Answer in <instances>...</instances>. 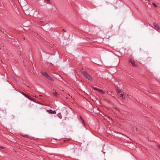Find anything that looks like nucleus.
I'll list each match as a JSON object with an SVG mask.
<instances>
[{
    "instance_id": "9d476101",
    "label": "nucleus",
    "mask_w": 160,
    "mask_h": 160,
    "mask_svg": "<svg viewBox=\"0 0 160 160\" xmlns=\"http://www.w3.org/2000/svg\"><path fill=\"white\" fill-rule=\"evenodd\" d=\"M53 94L55 95V96H57L58 95V93L56 92H53Z\"/></svg>"
},
{
    "instance_id": "aec40b11",
    "label": "nucleus",
    "mask_w": 160,
    "mask_h": 160,
    "mask_svg": "<svg viewBox=\"0 0 160 160\" xmlns=\"http://www.w3.org/2000/svg\"><path fill=\"white\" fill-rule=\"evenodd\" d=\"M158 148H159V149H160V146H158Z\"/></svg>"
},
{
    "instance_id": "f03ea898",
    "label": "nucleus",
    "mask_w": 160,
    "mask_h": 160,
    "mask_svg": "<svg viewBox=\"0 0 160 160\" xmlns=\"http://www.w3.org/2000/svg\"><path fill=\"white\" fill-rule=\"evenodd\" d=\"M21 94H22L24 96H25V97L27 98H28V99H29L31 101H33L35 102H36V103H38L34 99V98H31V97H30L29 96H28V95H27L25 93H24L23 92H21Z\"/></svg>"
},
{
    "instance_id": "20e7f679",
    "label": "nucleus",
    "mask_w": 160,
    "mask_h": 160,
    "mask_svg": "<svg viewBox=\"0 0 160 160\" xmlns=\"http://www.w3.org/2000/svg\"><path fill=\"white\" fill-rule=\"evenodd\" d=\"M47 111L50 114H56V112L55 111H52V110H47Z\"/></svg>"
},
{
    "instance_id": "6ab92c4d",
    "label": "nucleus",
    "mask_w": 160,
    "mask_h": 160,
    "mask_svg": "<svg viewBox=\"0 0 160 160\" xmlns=\"http://www.w3.org/2000/svg\"><path fill=\"white\" fill-rule=\"evenodd\" d=\"M120 133V134H122V133ZM122 134V135H123L125 136V137H126L127 138H128V137L127 136H126V135H125L124 134Z\"/></svg>"
},
{
    "instance_id": "6e6552de",
    "label": "nucleus",
    "mask_w": 160,
    "mask_h": 160,
    "mask_svg": "<svg viewBox=\"0 0 160 160\" xmlns=\"http://www.w3.org/2000/svg\"><path fill=\"white\" fill-rule=\"evenodd\" d=\"M131 64L132 66L133 67H137V66L135 64V62L133 61L132 62H131Z\"/></svg>"
},
{
    "instance_id": "412c9836",
    "label": "nucleus",
    "mask_w": 160,
    "mask_h": 160,
    "mask_svg": "<svg viewBox=\"0 0 160 160\" xmlns=\"http://www.w3.org/2000/svg\"><path fill=\"white\" fill-rule=\"evenodd\" d=\"M63 31H64V32H65V30L64 29H63Z\"/></svg>"
},
{
    "instance_id": "f8f14e48",
    "label": "nucleus",
    "mask_w": 160,
    "mask_h": 160,
    "mask_svg": "<svg viewBox=\"0 0 160 160\" xmlns=\"http://www.w3.org/2000/svg\"><path fill=\"white\" fill-rule=\"evenodd\" d=\"M106 119L107 121H109V120H110V118L109 117H107Z\"/></svg>"
},
{
    "instance_id": "dca6fc26",
    "label": "nucleus",
    "mask_w": 160,
    "mask_h": 160,
    "mask_svg": "<svg viewBox=\"0 0 160 160\" xmlns=\"http://www.w3.org/2000/svg\"><path fill=\"white\" fill-rule=\"evenodd\" d=\"M80 118L82 120L83 123H84V120L82 119V118L81 117H80Z\"/></svg>"
},
{
    "instance_id": "9b49d317",
    "label": "nucleus",
    "mask_w": 160,
    "mask_h": 160,
    "mask_svg": "<svg viewBox=\"0 0 160 160\" xmlns=\"http://www.w3.org/2000/svg\"><path fill=\"white\" fill-rule=\"evenodd\" d=\"M22 136L23 137H25V138H28V135H22Z\"/></svg>"
},
{
    "instance_id": "7ed1b4c3",
    "label": "nucleus",
    "mask_w": 160,
    "mask_h": 160,
    "mask_svg": "<svg viewBox=\"0 0 160 160\" xmlns=\"http://www.w3.org/2000/svg\"><path fill=\"white\" fill-rule=\"evenodd\" d=\"M154 26L157 28L158 30L160 29V28L159 26L157 23H156L155 22H154L153 23Z\"/></svg>"
},
{
    "instance_id": "393cba45",
    "label": "nucleus",
    "mask_w": 160,
    "mask_h": 160,
    "mask_svg": "<svg viewBox=\"0 0 160 160\" xmlns=\"http://www.w3.org/2000/svg\"><path fill=\"white\" fill-rule=\"evenodd\" d=\"M2 148H3V147H1Z\"/></svg>"
},
{
    "instance_id": "a878e982",
    "label": "nucleus",
    "mask_w": 160,
    "mask_h": 160,
    "mask_svg": "<svg viewBox=\"0 0 160 160\" xmlns=\"http://www.w3.org/2000/svg\"><path fill=\"white\" fill-rule=\"evenodd\" d=\"M136 130H137V128H136Z\"/></svg>"
},
{
    "instance_id": "39448f33",
    "label": "nucleus",
    "mask_w": 160,
    "mask_h": 160,
    "mask_svg": "<svg viewBox=\"0 0 160 160\" xmlns=\"http://www.w3.org/2000/svg\"><path fill=\"white\" fill-rule=\"evenodd\" d=\"M93 88L94 90H96L98 92H100L102 94H104V92L102 91L101 90L99 89H98L95 87H94Z\"/></svg>"
},
{
    "instance_id": "a211bd4d",
    "label": "nucleus",
    "mask_w": 160,
    "mask_h": 160,
    "mask_svg": "<svg viewBox=\"0 0 160 160\" xmlns=\"http://www.w3.org/2000/svg\"><path fill=\"white\" fill-rule=\"evenodd\" d=\"M122 92V91L121 90H119L118 91V93H120Z\"/></svg>"
},
{
    "instance_id": "f3484780",
    "label": "nucleus",
    "mask_w": 160,
    "mask_h": 160,
    "mask_svg": "<svg viewBox=\"0 0 160 160\" xmlns=\"http://www.w3.org/2000/svg\"><path fill=\"white\" fill-rule=\"evenodd\" d=\"M113 108H114L115 109H116L118 110V109H117V107H116L115 106H114H114H113Z\"/></svg>"
},
{
    "instance_id": "4be33fe9",
    "label": "nucleus",
    "mask_w": 160,
    "mask_h": 160,
    "mask_svg": "<svg viewBox=\"0 0 160 160\" xmlns=\"http://www.w3.org/2000/svg\"><path fill=\"white\" fill-rule=\"evenodd\" d=\"M127 95H128V96H130V95H129V94H128Z\"/></svg>"
},
{
    "instance_id": "0eeeda50",
    "label": "nucleus",
    "mask_w": 160,
    "mask_h": 160,
    "mask_svg": "<svg viewBox=\"0 0 160 160\" xmlns=\"http://www.w3.org/2000/svg\"><path fill=\"white\" fill-rule=\"evenodd\" d=\"M119 96L122 97V98L124 99L125 98V97L123 94L121 93L119 94Z\"/></svg>"
},
{
    "instance_id": "b1692460",
    "label": "nucleus",
    "mask_w": 160,
    "mask_h": 160,
    "mask_svg": "<svg viewBox=\"0 0 160 160\" xmlns=\"http://www.w3.org/2000/svg\"><path fill=\"white\" fill-rule=\"evenodd\" d=\"M39 96H40V97H41L42 96H41V95H39Z\"/></svg>"
},
{
    "instance_id": "f257e3e1",
    "label": "nucleus",
    "mask_w": 160,
    "mask_h": 160,
    "mask_svg": "<svg viewBox=\"0 0 160 160\" xmlns=\"http://www.w3.org/2000/svg\"><path fill=\"white\" fill-rule=\"evenodd\" d=\"M82 74L86 78L88 79L90 81H92V79L91 76H90L86 72H82Z\"/></svg>"
},
{
    "instance_id": "5701e85b",
    "label": "nucleus",
    "mask_w": 160,
    "mask_h": 160,
    "mask_svg": "<svg viewBox=\"0 0 160 160\" xmlns=\"http://www.w3.org/2000/svg\"><path fill=\"white\" fill-rule=\"evenodd\" d=\"M55 91V90H54V89H53V91Z\"/></svg>"
},
{
    "instance_id": "423d86ee",
    "label": "nucleus",
    "mask_w": 160,
    "mask_h": 160,
    "mask_svg": "<svg viewBox=\"0 0 160 160\" xmlns=\"http://www.w3.org/2000/svg\"><path fill=\"white\" fill-rule=\"evenodd\" d=\"M41 73H42V75L46 77L47 78V77L48 75L46 72H41Z\"/></svg>"
},
{
    "instance_id": "2eb2a0df",
    "label": "nucleus",
    "mask_w": 160,
    "mask_h": 160,
    "mask_svg": "<svg viewBox=\"0 0 160 160\" xmlns=\"http://www.w3.org/2000/svg\"><path fill=\"white\" fill-rule=\"evenodd\" d=\"M129 62H131H131H132L133 61H132V59H129Z\"/></svg>"
},
{
    "instance_id": "1a4fd4ad",
    "label": "nucleus",
    "mask_w": 160,
    "mask_h": 160,
    "mask_svg": "<svg viewBox=\"0 0 160 160\" xmlns=\"http://www.w3.org/2000/svg\"><path fill=\"white\" fill-rule=\"evenodd\" d=\"M47 78L49 80H50L51 81H53V79H52V78L51 77H50L49 75H48V76L47 77Z\"/></svg>"
},
{
    "instance_id": "4468645a",
    "label": "nucleus",
    "mask_w": 160,
    "mask_h": 160,
    "mask_svg": "<svg viewBox=\"0 0 160 160\" xmlns=\"http://www.w3.org/2000/svg\"><path fill=\"white\" fill-rule=\"evenodd\" d=\"M47 1V2L49 3V4H51V2L50 1V0H46Z\"/></svg>"
},
{
    "instance_id": "ddd939ff",
    "label": "nucleus",
    "mask_w": 160,
    "mask_h": 160,
    "mask_svg": "<svg viewBox=\"0 0 160 160\" xmlns=\"http://www.w3.org/2000/svg\"><path fill=\"white\" fill-rule=\"evenodd\" d=\"M152 4L154 7H157V5L154 3H152Z\"/></svg>"
}]
</instances>
